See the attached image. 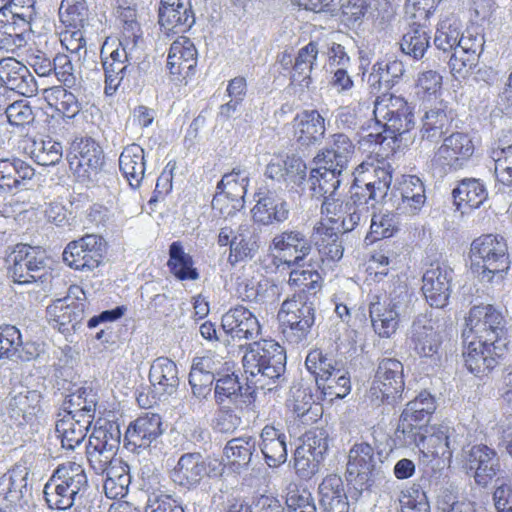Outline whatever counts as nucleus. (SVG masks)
<instances>
[{
	"instance_id": "obj_1",
	"label": "nucleus",
	"mask_w": 512,
	"mask_h": 512,
	"mask_svg": "<svg viewBox=\"0 0 512 512\" xmlns=\"http://www.w3.org/2000/svg\"><path fill=\"white\" fill-rule=\"evenodd\" d=\"M362 178L355 176L351 196L346 202L339 201L336 194L322 196L321 213L333 224L340 223L343 232H350L367 217L372 207L387 197L392 183L390 166L376 167L372 172H362Z\"/></svg>"
},
{
	"instance_id": "obj_2",
	"label": "nucleus",
	"mask_w": 512,
	"mask_h": 512,
	"mask_svg": "<svg viewBox=\"0 0 512 512\" xmlns=\"http://www.w3.org/2000/svg\"><path fill=\"white\" fill-rule=\"evenodd\" d=\"M246 378L256 389L277 391L287 383L286 350L274 339L250 343L242 358Z\"/></svg>"
},
{
	"instance_id": "obj_3",
	"label": "nucleus",
	"mask_w": 512,
	"mask_h": 512,
	"mask_svg": "<svg viewBox=\"0 0 512 512\" xmlns=\"http://www.w3.org/2000/svg\"><path fill=\"white\" fill-rule=\"evenodd\" d=\"M89 488L84 467L68 461L54 469L44 485L43 493L49 509L65 511L82 502Z\"/></svg>"
},
{
	"instance_id": "obj_4",
	"label": "nucleus",
	"mask_w": 512,
	"mask_h": 512,
	"mask_svg": "<svg viewBox=\"0 0 512 512\" xmlns=\"http://www.w3.org/2000/svg\"><path fill=\"white\" fill-rule=\"evenodd\" d=\"M387 456L388 452L364 441L352 445L348 453L346 479L358 495L371 492L381 479V466Z\"/></svg>"
},
{
	"instance_id": "obj_5",
	"label": "nucleus",
	"mask_w": 512,
	"mask_h": 512,
	"mask_svg": "<svg viewBox=\"0 0 512 512\" xmlns=\"http://www.w3.org/2000/svg\"><path fill=\"white\" fill-rule=\"evenodd\" d=\"M315 303L304 294H293L285 299L277 314L279 329L292 345L305 344L315 324Z\"/></svg>"
},
{
	"instance_id": "obj_6",
	"label": "nucleus",
	"mask_w": 512,
	"mask_h": 512,
	"mask_svg": "<svg viewBox=\"0 0 512 512\" xmlns=\"http://www.w3.org/2000/svg\"><path fill=\"white\" fill-rule=\"evenodd\" d=\"M472 336L508 347V331L503 314L490 304L473 306L462 332L463 343Z\"/></svg>"
},
{
	"instance_id": "obj_7",
	"label": "nucleus",
	"mask_w": 512,
	"mask_h": 512,
	"mask_svg": "<svg viewBox=\"0 0 512 512\" xmlns=\"http://www.w3.org/2000/svg\"><path fill=\"white\" fill-rule=\"evenodd\" d=\"M414 107L404 98L383 93L374 101L373 114L389 137L396 138L409 132L415 125Z\"/></svg>"
},
{
	"instance_id": "obj_8",
	"label": "nucleus",
	"mask_w": 512,
	"mask_h": 512,
	"mask_svg": "<svg viewBox=\"0 0 512 512\" xmlns=\"http://www.w3.org/2000/svg\"><path fill=\"white\" fill-rule=\"evenodd\" d=\"M224 467L218 460H211L199 452L182 454L171 472L173 482L185 489H195L201 481L222 476Z\"/></svg>"
},
{
	"instance_id": "obj_9",
	"label": "nucleus",
	"mask_w": 512,
	"mask_h": 512,
	"mask_svg": "<svg viewBox=\"0 0 512 512\" xmlns=\"http://www.w3.org/2000/svg\"><path fill=\"white\" fill-rule=\"evenodd\" d=\"M464 426H449L442 423L426 429L421 453L432 461L439 459L443 464L450 465L455 450L464 445Z\"/></svg>"
},
{
	"instance_id": "obj_10",
	"label": "nucleus",
	"mask_w": 512,
	"mask_h": 512,
	"mask_svg": "<svg viewBox=\"0 0 512 512\" xmlns=\"http://www.w3.org/2000/svg\"><path fill=\"white\" fill-rule=\"evenodd\" d=\"M405 388L404 365L393 357L378 359L370 393L382 402L394 405L402 399Z\"/></svg>"
},
{
	"instance_id": "obj_11",
	"label": "nucleus",
	"mask_w": 512,
	"mask_h": 512,
	"mask_svg": "<svg viewBox=\"0 0 512 512\" xmlns=\"http://www.w3.org/2000/svg\"><path fill=\"white\" fill-rule=\"evenodd\" d=\"M33 498L30 471L15 465L0 477V512H14V506L27 505Z\"/></svg>"
},
{
	"instance_id": "obj_12",
	"label": "nucleus",
	"mask_w": 512,
	"mask_h": 512,
	"mask_svg": "<svg viewBox=\"0 0 512 512\" xmlns=\"http://www.w3.org/2000/svg\"><path fill=\"white\" fill-rule=\"evenodd\" d=\"M128 41L110 42L108 39L101 47L100 57L105 75V94L113 95L129 72L130 53L127 50Z\"/></svg>"
},
{
	"instance_id": "obj_13",
	"label": "nucleus",
	"mask_w": 512,
	"mask_h": 512,
	"mask_svg": "<svg viewBox=\"0 0 512 512\" xmlns=\"http://www.w3.org/2000/svg\"><path fill=\"white\" fill-rule=\"evenodd\" d=\"M485 39L482 29L472 25L465 31H460L459 46L456 53L449 56L448 65L455 78L465 77L469 69L478 64L484 50Z\"/></svg>"
},
{
	"instance_id": "obj_14",
	"label": "nucleus",
	"mask_w": 512,
	"mask_h": 512,
	"mask_svg": "<svg viewBox=\"0 0 512 512\" xmlns=\"http://www.w3.org/2000/svg\"><path fill=\"white\" fill-rule=\"evenodd\" d=\"M165 432L162 417L156 413H145L132 421L126 429L123 446L128 451L140 454L142 450L156 444Z\"/></svg>"
},
{
	"instance_id": "obj_15",
	"label": "nucleus",
	"mask_w": 512,
	"mask_h": 512,
	"mask_svg": "<svg viewBox=\"0 0 512 512\" xmlns=\"http://www.w3.org/2000/svg\"><path fill=\"white\" fill-rule=\"evenodd\" d=\"M463 357L467 369L477 377L487 375L506 355L508 347L484 339H468L463 343Z\"/></svg>"
},
{
	"instance_id": "obj_16",
	"label": "nucleus",
	"mask_w": 512,
	"mask_h": 512,
	"mask_svg": "<svg viewBox=\"0 0 512 512\" xmlns=\"http://www.w3.org/2000/svg\"><path fill=\"white\" fill-rule=\"evenodd\" d=\"M463 464L466 473L474 478L479 487H487L501 469L495 449L486 444H476L463 449Z\"/></svg>"
},
{
	"instance_id": "obj_17",
	"label": "nucleus",
	"mask_w": 512,
	"mask_h": 512,
	"mask_svg": "<svg viewBox=\"0 0 512 512\" xmlns=\"http://www.w3.org/2000/svg\"><path fill=\"white\" fill-rule=\"evenodd\" d=\"M380 202L391 203L400 214L418 213L426 202L425 186L415 175H405L398 186L389 189L387 197Z\"/></svg>"
},
{
	"instance_id": "obj_18",
	"label": "nucleus",
	"mask_w": 512,
	"mask_h": 512,
	"mask_svg": "<svg viewBox=\"0 0 512 512\" xmlns=\"http://www.w3.org/2000/svg\"><path fill=\"white\" fill-rule=\"evenodd\" d=\"M410 342L420 358L430 360L432 366L439 365L442 337L433 320L427 315H419L414 319L410 329Z\"/></svg>"
},
{
	"instance_id": "obj_19",
	"label": "nucleus",
	"mask_w": 512,
	"mask_h": 512,
	"mask_svg": "<svg viewBox=\"0 0 512 512\" xmlns=\"http://www.w3.org/2000/svg\"><path fill=\"white\" fill-rule=\"evenodd\" d=\"M74 156L70 167L80 182L88 183L96 179L103 165V151L90 137H84L73 144Z\"/></svg>"
},
{
	"instance_id": "obj_20",
	"label": "nucleus",
	"mask_w": 512,
	"mask_h": 512,
	"mask_svg": "<svg viewBox=\"0 0 512 512\" xmlns=\"http://www.w3.org/2000/svg\"><path fill=\"white\" fill-rule=\"evenodd\" d=\"M256 387L246 378L243 385L239 376L224 366L222 373L218 376L214 386V400L216 404L228 403L236 408L242 403H251L256 399Z\"/></svg>"
},
{
	"instance_id": "obj_21",
	"label": "nucleus",
	"mask_w": 512,
	"mask_h": 512,
	"mask_svg": "<svg viewBox=\"0 0 512 512\" xmlns=\"http://www.w3.org/2000/svg\"><path fill=\"white\" fill-rule=\"evenodd\" d=\"M256 204L251 210L255 223L261 225L282 224L290 216V206L286 199L275 190L261 186L255 193Z\"/></svg>"
},
{
	"instance_id": "obj_22",
	"label": "nucleus",
	"mask_w": 512,
	"mask_h": 512,
	"mask_svg": "<svg viewBox=\"0 0 512 512\" xmlns=\"http://www.w3.org/2000/svg\"><path fill=\"white\" fill-rule=\"evenodd\" d=\"M226 365L227 363L214 355L195 357L188 378L192 395L199 400L207 399L211 395L213 384Z\"/></svg>"
},
{
	"instance_id": "obj_23",
	"label": "nucleus",
	"mask_w": 512,
	"mask_h": 512,
	"mask_svg": "<svg viewBox=\"0 0 512 512\" xmlns=\"http://www.w3.org/2000/svg\"><path fill=\"white\" fill-rule=\"evenodd\" d=\"M474 152L475 145L470 134L453 132L443 139L434 160L450 170H458L468 163Z\"/></svg>"
},
{
	"instance_id": "obj_24",
	"label": "nucleus",
	"mask_w": 512,
	"mask_h": 512,
	"mask_svg": "<svg viewBox=\"0 0 512 512\" xmlns=\"http://www.w3.org/2000/svg\"><path fill=\"white\" fill-rule=\"evenodd\" d=\"M69 304L64 300H53L46 308L49 325L63 334L66 339L80 330L84 319L86 304Z\"/></svg>"
},
{
	"instance_id": "obj_25",
	"label": "nucleus",
	"mask_w": 512,
	"mask_h": 512,
	"mask_svg": "<svg viewBox=\"0 0 512 512\" xmlns=\"http://www.w3.org/2000/svg\"><path fill=\"white\" fill-rule=\"evenodd\" d=\"M0 81L9 90L25 97L37 94L38 85L29 68L14 57L0 59Z\"/></svg>"
},
{
	"instance_id": "obj_26",
	"label": "nucleus",
	"mask_w": 512,
	"mask_h": 512,
	"mask_svg": "<svg viewBox=\"0 0 512 512\" xmlns=\"http://www.w3.org/2000/svg\"><path fill=\"white\" fill-rule=\"evenodd\" d=\"M197 50L194 43L185 36H179L170 46L167 68L173 81H182L195 74Z\"/></svg>"
},
{
	"instance_id": "obj_27",
	"label": "nucleus",
	"mask_w": 512,
	"mask_h": 512,
	"mask_svg": "<svg viewBox=\"0 0 512 512\" xmlns=\"http://www.w3.org/2000/svg\"><path fill=\"white\" fill-rule=\"evenodd\" d=\"M257 444L258 441L251 435L230 439L223 448L228 468L234 473L241 474L256 465L259 460Z\"/></svg>"
},
{
	"instance_id": "obj_28",
	"label": "nucleus",
	"mask_w": 512,
	"mask_h": 512,
	"mask_svg": "<svg viewBox=\"0 0 512 512\" xmlns=\"http://www.w3.org/2000/svg\"><path fill=\"white\" fill-rule=\"evenodd\" d=\"M221 327L225 335L233 340H254L261 331L257 317L241 305L229 309L222 316Z\"/></svg>"
},
{
	"instance_id": "obj_29",
	"label": "nucleus",
	"mask_w": 512,
	"mask_h": 512,
	"mask_svg": "<svg viewBox=\"0 0 512 512\" xmlns=\"http://www.w3.org/2000/svg\"><path fill=\"white\" fill-rule=\"evenodd\" d=\"M151 393L157 400H166L176 393L179 386L178 368L168 357L156 358L149 370Z\"/></svg>"
},
{
	"instance_id": "obj_30",
	"label": "nucleus",
	"mask_w": 512,
	"mask_h": 512,
	"mask_svg": "<svg viewBox=\"0 0 512 512\" xmlns=\"http://www.w3.org/2000/svg\"><path fill=\"white\" fill-rule=\"evenodd\" d=\"M42 394L37 390L25 389L13 395L8 404L9 417L18 427L33 425L43 413Z\"/></svg>"
},
{
	"instance_id": "obj_31",
	"label": "nucleus",
	"mask_w": 512,
	"mask_h": 512,
	"mask_svg": "<svg viewBox=\"0 0 512 512\" xmlns=\"http://www.w3.org/2000/svg\"><path fill=\"white\" fill-rule=\"evenodd\" d=\"M454 114L448 107V103L441 100L429 107H425L421 118L420 134L422 140L437 142L443 135L449 132Z\"/></svg>"
},
{
	"instance_id": "obj_32",
	"label": "nucleus",
	"mask_w": 512,
	"mask_h": 512,
	"mask_svg": "<svg viewBox=\"0 0 512 512\" xmlns=\"http://www.w3.org/2000/svg\"><path fill=\"white\" fill-rule=\"evenodd\" d=\"M325 131V119L317 110H304L294 119V137L300 148L319 144Z\"/></svg>"
},
{
	"instance_id": "obj_33",
	"label": "nucleus",
	"mask_w": 512,
	"mask_h": 512,
	"mask_svg": "<svg viewBox=\"0 0 512 512\" xmlns=\"http://www.w3.org/2000/svg\"><path fill=\"white\" fill-rule=\"evenodd\" d=\"M287 435L281 428L265 425L260 433V448L265 463L270 468H276L286 462L288 456Z\"/></svg>"
},
{
	"instance_id": "obj_34",
	"label": "nucleus",
	"mask_w": 512,
	"mask_h": 512,
	"mask_svg": "<svg viewBox=\"0 0 512 512\" xmlns=\"http://www.w3.org/2000/svg\"><path fill=\"white\" fill-rule=\"evenodd\" d=\"M126 312L127 307L125 305H119L93 315L87 320V332L85 336L102 345L114 343L115 331L112 324L120 320Z\"/></svg>"
},
{
	"instance_id": "obj_35",
	"label": "nucleus",
	"mask_w": 512,
	"mask_h": 512,
	"mask_svg": "<svg viewBox=\"0 0 512 512\" xmlns=\"http://www.w3.org/2000/svg\"><path fill=\"white\" fill-rule=\"evenodd\" d=\"M453 271L437 267L423 275L422 291L430 306L443 308L448 304Z\"/></svg>"
},
{
	"instance_id": "obj_36",
	"label": "nucleus",
	"mask_w": 512,
	"mask_h": 512,
	"mask_svg": "<svg viewBox=\"0 0 512 512\" xmlns=\"http://www.w3.org/2000/svg\"><path fill=\"white\" fill-rule=\"evenodd\" d=\"M320 512H349L344 482L337 474L327 475L318 486Z\"/></svg>"
},
{
	"instance_id": "obj_37",
	"label": "nucleus",
	"mask_w": 512,
	"mask_h": 512,
	"mask_svg": "<svg viewBox=\"0 0 512 512\" xmlns=\"http://www.w3.org/2000/svg\"><path fill=\"white\" fill-rule=\"evenodd\" d=\"M34 175V168L20 158L0 159V193L23 189Z\"/></svg>"
},
{
	"instance_id": "obj_38",
	"label": "nucleus",
	"mask_w": 512,
	"mask_h": 512,
	"mask_svg": "<svg viewBox=\"0 0 512 512\" xmlns=\"http://www.w3.org/2000/svg\"><path fill=\"white\" fill-rule=\"evenodd\" d=\"M380 0H347L341 7V24L353 31L364 30V24L373 20Z\"/></svg>"
},
{
	"instance_id": "obj_39",
	"label": "nucleus",
	"mask_w": 512,
	"mask_h": 512,
	"mask_svg": "<svg viewBox=\"0 0 512 512\" xmlns=\"http://www.w3.org/2000/svg\"><path fill=\"white\" fill-rule=\"evenodd\" d=\"M119 169L131 188H139L146 171L144 149L135 143L127 145L120 154Z\"/></svg>"
},
{
	"instance_id": "obj_40",
	"label": "nucleus",
	"mask_w": 512,
	"mask_h": 512,
	"mask_svg": "<svg viewBox=\"0 0 512 512\" xmlns=\"http://www.w3.org/2000/svg\"><path fill=\"white\" fill-rule=\"evenodd\" d=\"M404 73L405 67L401 60L389 59L378 61L372 66L367 83L372 92L387 91L400 81Z\"/></svg>"
},
{
	"instance_id": "obj_41",
	"label": "nucleus",
	"mask_w": 512,
	"mask_h": 512,
	"mask_svg": "<svg viewBox=\"0 0 512 512\" xmlns=\"http://www.w3.org/2000/svg\"><path fill=\"white\" fill-rule=\"evenodd\" d=\"M317 164L316 168L311 169L308 178L310 189L314 197L336 194L337 189L342 183V173L338 167H329L323 161L314 158Z\"/></svg>"
},
{
	"instance_id": "obj_42",
	"label": "nucleus",
	"mask_w": 512,
	"mask_h": 512,
	"mask_svg": "<svg viewBox=\"0 0 512 512\" xmlns=\"http://www.w3.org/2000/svg\"><path fill=\"white\" fill-rule=\"evenodd\" d=\"M32 27L11 19H0V51L18 55L30 40Z\"/></svg>"
},
{
	"instance_id": "obj_43",
	"label": "nucleus",
	"mask_w": 512,
	"mask_h": 512,
	"mask_svg": "<svg viewBox=\"0 0 512 512\" xmlns=\"http://www.w3.org/2000/svg\"><path fill=\"white\" fill-rule=\"evenodd\" d=\"M437 408L436 398L427 390H422L410 400L399 415L400 418L427 429Z\"/></svg>"
},
{
	"instance_id": "obj_44",
	"label": "nucleus",
	"mask_w": 512,
	"mask_h": 512,
	"mask_svg": "<svg viewBox=\"0 0 512 512\" xmlns=\"http://www.w3.org/2000/svg\"><path fill=\"white\" fill-rule=\"evenodd\" d=\"M324 46L319 40H311L300 48L294 59L291 80L308 88L311 83V72L317 60L318 54L323 52Z\"/></svg>"
},
{
	"instance_id": "obj_45",
	"label": "nucleus",
	"mask_w": 512,
	"mask_h": 512,
	"mask_svg": "<svg viewBox=\"0 0 512 512\" xmlns=\"http://www.w3.org/2000/svg\"><path fill=\"white\" fill-rule=\"evenodd\" d=\"M354 150L355 146L347 135L336 133L332 135L330 147L319 153L316 159L323 161L329 167H338V171H345Z\"/></svg>"
},
{
	"instance_id": "obj_46",
	"label": "nucleus",
	"mask_w": 512,
	"mask_h": 512,
	"mask_svg": "<svg viewBox=\"0 0 512 512\" xmlns=\"http://www.w3.org/2000/svg\"><path fill=\"white\" fill-rule=\"evenodd\" d=\"M249 183V172L246 169L234 168L223 175L217 184V190L223 191L232 203V209L240 210L244 206V197Z\"/></svg>"
},
{
	"instance_id": "obj_47",
	"label": "nucleus",
	"mask_w": 512,
	"mask_h": 512,
	"mask_svg": "<svg viewBox=\"0 0 512 512\" xmlns=\"http://www.w3.org/2000/svg\"><path fill=\"white\" fill-rule=\"evenodd\" d=\"M331 372L323 380H318L316 386L331 401L334 399H344L350 394L352 388L350 373L344 362Z\"/></svg>"
},
{
	"instance_id": "obj_48",
	"label": "nucleus",
	"mask_w": 512,
	"mask_h": 512,
	"mask_svg": "<svg viewBox=\"0 0 512 512\" xmlns=\"http://www.w3.org/2000/svg\"><path fill=\"white\" fill-rule=\"evenodd\" d=\"M270 249L288 255L308 256L312 245L306 235L299 230H285L273 237Z\"/></svg>"
},
{
	"instance_id": "obj_49",
	"label": "nucleus",
	"mask_w": 512,
	"mask_h": 512,
	"mask_svg": "<svg viewBox=\"0 0 512 512\" xmlns=\"http://www.w3.org/2000/svg\"><path fill=\"white\" fill-rule=\"evenodd\" d=\"M452 195L458 207L464 204L469 208H478L487 199L488 192L481 180L466 178L453 189Z\"/></svg>"
},
{
	"instance_id": "obj_50",
	"label": "nucleus",
	"mask_w": 512,
	"mask_h": 512,
	"mask_svg": "<svg viewBox=\"0 0 512 512\" xmlns=\"http://www.w3.org/2000/svg\"><path fill=\"white\" fill-rule=\"evenodd\" d=\"M310 268H296L290 272L289 284L300 289L294 294H304L309 301L315 303L316 294L322 289V276L309 264Z\"/></svg>"
},
{
	"instance_id": "obj_51",
	"label": "nucleus",
	"mask_w": 512,
	"mask_h": 512,
	"mask_svg": "<svg viewBox=\"0 0 512 512\" xmlns=\"http://www.w3.org/2000/svg\"><path fill=\"white\" fill-rule=\"evenodd\" d=\"M429 47L430 36L421 23L411 26L400 41L401 52L414 60L422 59Z\"/></svg>"
},
{
	"instance_id": "obj_52",
	"label": "nucleus",
	"mask_w": 512,
	"mask_h": 512,
	"mask_svg": "<svg viewBox=\"0 0 512 512\" xmlns=\"http://www.w3.org/2000/svg\"><path fill=\"white\" fill-rule=\"evenodd\" d=\"M369 316L375 333L380 337L389 338L396 333L400 319L378 297L369 305Z\"/></svg>"
},
{
	"instance_id": "obj_53",
	"label": "nucleus",
	"mask_w": 512,
	"mask_h": 512,
	"mask_svg": "<svg viewBox=\"0 0 512 512\" xmlns=\"http://www.w3.org/2000/svg\"><path fill=\"white\" fill-rule=\"evenodd\" d=\"M28 149L30 157L41 166H54L63 156L62 144L50 137L32 140Z\"/></svg>"
},
{
	"instance_id": "obj_54",
	"label": "nucleus",
	"mask_w": 512,
	"mask_h": 512,
	"mask_svg": "<svg viewBox=\"0 0 512 512\" xmlns=\"http://www.w3.org/2000/svg\"><path fill=\"white\" fill-rule=\"evenodd\" d=\"M50 106H54L64 118L73 119L81 111L77 97L62 86H54L45 91Z\"/></svg>"
},
{
	"instance_id": "obj_55",
	"label": "nucleus",
	"mask_w": 512,
	"mask_h": 512,
	"mask_svg": "<svg viewBox=\"0 0 512 512\" xmlns=\"http://www.w3.org/2000/svg\"><path fill=\"white\" fill-rule=\"evenodd\" d=\"M120 442V427L116 422L112 421H104V424L99 426L95 425L88 440V444L91 447H97L114 453H116Z\"/></svg>"
},
{
	"instance_id": "obj_56",
	"label": "nucleus",
	"mask_w": 512,
	"mask_h": 512,
	"mask_svg": "<svg viewBox=\"0 0 512 512\" xmlns=\"http://www.w3.org/2000/svg\"><path fill=\"white\" fill-rule=\"evenodd\" d=\"M342 363L343 361L335 359L333 355L319 348L310 350L305 359V367L314 377L316 384Z\"/></svg>"
},
{
	"instance_id": "obj_57",
	"label": "nucleus",
	"mask_w": 512,
	"mask_h": 512,
	"mask_svg": "<svg viewBox=\"0 0 512 512\" xmlns=\"http://www.w3.org/2000/svg\"><path fill=\"white\" fill-rule=\"evenodd\" d=\"M132 477L130 469L127 464L120 465L119 467H112L104 482V490L110 499H122L129 492Z\"/></svg>"
},
{
	"instance_id": "obj_58",
	"label": "nucleus",
	"mask_w": 512,
	"mask_h": 512,
	"mask_svg": "<svg viewBox=\"0 0 512 512\" xmlns=\"http://www.w3.org/2000/svg\"><path fill=\"white\" fill-rule=\"evenodd\" d=\"M399 225L398 217L391 212L374 213L365 242L371 244L383 238H390L398 232Z\"/></svg>"
},
{
	"instance_id": "obj_59",
	"label": "nucleus",
	"mask_w": 512,
	"mask_h": 512,
	"mask_svg": "<svg viewBox=\"0 0 512 512\" xmlns=\"http://www.w3.org/2000/svg\"><path fill=\"white\" fill-rule=\"evenodd\" d=\"M426 429L399 417L394 431L393 442L399 448H418L421 451Z\"/></svg>"
},
{
	"instance_id": "obj_60",
	"label": "nucleus",
	"mask_w": 512,
	"mask_h": 512,
	"mask_svg": "<svg viewBox=\"0 0 512 512\" xmlns=\"http://www.w3.org/2000/svg\"><path fill=\"white\" fill-rule=\"evenodd\" d=\"M461 25L456 19L442 21L435 33L434 45L445 54L456 53L459 46Z\"/></svg>"
},
{
	"instance_id": "obj_61",
	"label": "nucleus",
	"mask_w": 512,
	"mask_h": 512,
	"mask_svg": "<svg viewBox=\"0 0 512 512\" xmlns=\"http://www.w3.org/2000/svg\"><path fill=\"white\" fill-rule=\"evenodd\" d=\"M227 512H285V507L278 497L272 494H260L252 497L249 503H233Z\"/></svg>"
},
{
	"instance_id": "obj_62",
	"label": "nucleus",
	"mask_w": 512,
	"mask_h": 512,
	"mask_svg": "<svg viewBox=\"0 0 512 512\" xmlns=\"http://www.w3.org/2000/svg\"><path fill=\"white\" fill-rule=\"evenodd\" d=\"M470 256H509L506 239L499 234H485L471 243Z\"/></svg>"
},
{
	"instance_id": "obj_63",
	"label": "nucleus",
	"mask_w": 512,
	"mask_h": 512,
	"mask_svg": "<svg viewBox=\"0 0 512 512\" xmlns=\"http://www.w3.org/2000/svg\"><path fill=\"white\" fill-rule=\"evenodd\" d=\"M61 22L72 28H82L88 18L86 0H62L59 7Z\"/></svg>"
},
{
	"instance_id": "obj_64",
	"label": "nucleus",
	"mask_w": 512,
	"mask_h": 512,
	"mask_svg": "<svg viewBox=\"0 0 512 512\" xmlns=\"http://www.w3.org/2000/svg\"><path fill=\"white\" fill-rule=\"evenodd\" d=\"M398 512H431L427 494L419 484L404 489L400 493Z\"/></svg>"
}]
</instances>
